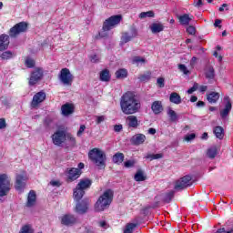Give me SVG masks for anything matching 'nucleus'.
Instances as JSON below:
<instances>
[{
  "instance_id": "393cba45",
  "label": "nucleus",
  "mask_w": 233,
  "mask_h": 233,
  "mask_svg": "<svg viewBox=\"0 0 233 233\" xmlns=\"http://www.w3.org/2000/svg\"><path fill=\"white\" fill-rule=\"evenodd\" d=\"M152 34H159V32H163L165 30V25L161 23H153L149 26Z\"/></svg>"
},
{
  "instance_id": "473e14b6",
  "label": "nucleus",
  "mask_w": 233,
  "mask_h": 233,
  "mask_svg": "<svg viewBox=\"0 0 233 233\" xmlns=\"http://www.w3.org/2000/svg\"><path fill=\"white\" fill-rule=\"evenodd\" d=\"M178 20H179L180 25H190V21H192V18L190 17V15L184 14V15L178 16Z\"/></svg>"
},
{
  "instance_id": "338daca9",
  "label": "nucleus",
  "mask_w": 233,
  "mask_h": 233,
  "mask_svg": "<svg viewBox=\"0 0 233 233\" xmlns=\"http://www.w3.org/2000/svg\"><path fill=\"white\" fill-rule=\"evenodd\" d=\"M208 89V86H199V92H207Z\"/></svg>"
},
{
  "instance_id": "2f4dec72",
  "label": "nucleus",
  "mask_w": 233,
  "mask_h": 233,
  "mask_svg": "<svg viewBox=\"0 0 233 233\" xmlns=\"http://www.w3.org/2000/svg\"><path fill=\"white\" fill-rule=\"evenodd\" d=\"M149 79H152L151 71H146L138 76V80L140 81V83H148Z\"/></svg>"
},
{
  "instance_id": "6e6552de",
  "label": "nucleus",
  "mask_w": 233,
  "mask_h": 233,
  "mask_svg": "<svg viewBox=\"0 0 233 233\" xmlns=\"http://www.w3.org/2000/svg\"><path fill=\"white\" fill-rule=\"evenodd\" d=\"M59 79L63 85L66 86H72V83H74V75L70 72L68 68H62L59 75Z\"/></svg>"
},
{
  "instance_id": "49530a36",
  "label": "nucleus",
  "mask_w": 233,
  "mask_h": 233,
  "mask_svg": "<svg viewBox=\"0 0 233 233\" xmlns=\"http://www.w3.org/2000/svg\"><path fill=\"white\" fill-rule=\"evenodd\" d=\"M178 68L180 72H183V74H185V76H188V74H190V71H188L187 66H185L184 64L178 65Z\"/></svg>"
},
{
  "instance_id": "13d9d810",
  "label": "nucleus",
  "mask_w": 233,
  "mask_h": 233,
  "mask_svg": "<svg viewBox=\"0 0 233 233\" xmlns=\"http://www.w3.org/2000/svg\"><path fill=\"white\" fill-rule=\"evenodd\" d=\"M6 128V120L5 118H0V130Z\"/></svg>"
},
{
  "instance_id": "b1692460",
  "label": "nucleus",
  "mask_w": 233,
  "mask_h": 233,
  "mask_svg": "<svg viewBox=\"0 0 233 233\" xmlns=\"http://www.w3.org/2000/svg\"><path fill=\"white\" fill-rule=\"evenodd\" d=\"M151 109L154 114L159 115L163 112V104L161 101H155L151 105Z\"/></svg>"
},
{
  "instance_id": "aec40b11",
  "label": "nucleus",
  "mask_w": 233,
  "mask_h": 233,
  "mask_svg": "<svg viewBox=\"0 0 233 233\" xmlns=\"http://www.w3.org/2000/svg\"><path fill=\"white\" fill-rule=\"evenodd\" d=\"M126 123L128 128H137L141 122L138 121L137 116L134 115H129L126 118Z\"/></svg>"
},
{
  "instance_id": "603ef678",
  "label": "nucleus",
  "mask_w": 233,
  "mask_h": 233,
  "mask_svg": "<svg viewBox=\"0 0 233 233\" xmlns=\"http://www.w3.org/2000/svg\"><path fill=\"white\" fill-rule=\"evenodd\" d=\"M193 139H196V134L194 133L186 135L185 137V141H187V143H189V141H193Z\"/></svg>"
},
{
  "instance_id": "0e129e2a",
  "label": "nucleus",
  "mask_w": 233,
  "mask_h": 233,
  "mask_svg": "<svg viewBox=\"0 0 233 233\" xmlns=\"http://www.w3.org/2000/svg\"><path fill=\"white\" fill-rule=\"evenodd\" d=\"M44 125H45V127H50V125H52V119H50V118H46V119L44 120Z\"/></svg>"
},
{
  "instance_id": "20e7f679",
  "label": "nucleus",
  "mask_w": 233,
  "mask_h": 233,
  "mask_svg": "<svg viewBox=\"0 0 233 233\" xmlns=\"http://www.w3.org/2000/svg\"><path fill=\"white\" fill-rule=\"evenodd\" d=\"M88 157L100 170L106 167V155L101 149L95 147L88 153Z\"/></svg>"
},
{
  "instance_id": "72a5a7b5",
  "label": "nucleus",
  "mask_w": 233,
  "mask_h": 233,
  "mask_svg": "<svg viewBox=\"0 0 233 233\" xmlns=\"http://www.w3.org/2000/svg\"><path fill=\"white\" fill-rule=\"evenodd\" d=\"M115 76L116 79H126V77H128V71L125 68H120L116 71Z\"/></svg>"
},
{
  "instance_id": "bf43d9fd",
  "label": "nucleus",
  "mask_w": 233,
  "mask_h": 233,
  "mask_svg": "<svg viewBox=\"0 0 233 233\" xmlns=\"http://www.w3.org/2000/svg\"><path fill=\"white\" fill-rule=\"evenodd\" d=\"M123 130V125H115L114 131L115 132H121Z\"/></svg>"
},
{
  "instance_id": "1a4fd4ad",
  "label": "nucleus",
  "mask_w": 233,
  "mask_h": 233,
  "mask_svg": "<svg viewBox=\"0 0 233 233\" xmlns=\"http://www.w3.org/2000/svg\"><path fill=\"white\" fill-rule=\"evenodd\" d=\"M192 186V177L190 175H186L180 179L177 180L175 183V190H185L188 187Z\"/></svg>"
},
{
  "instance_id": "9d476101",
  "label": "nucleus",
  "mask_w": 233,
  "mask_h": 233,
  "mask_svg": "<svg viewBox=\"0 0 233 233\" xmlns=\"http://www.w3.org/2000/svg\"><path fill=\"white\" fill-rule=\"evenodd\" d=\"M27 179H28V177H26V174H25V173L16 175L15 188V190L20 192V194H23V191L25 190V187H26Z\"/></svg>"
},
{
  "instance_id": "774afa93",
  "label": "nucleus",
  "mask_w": 233,
  "mask_h": 233,
  "mask_svg": "<svg viewBox=\"0 0 233 233\" xmlns=\"http://www.w3.org/2000/svg\"><path fill=\"white\" fill-rule=\"evenodd\" d=\"M197 106H198V108H203V106H205V102H203V101H198V102L197 103Z\"/></svg>"
},
{
  "instance_id": "39448f33",
  "label": "nucleus",
  "mask_w": 233,
  "mask_h": 233,
  "mask_svg": "<svg viewBox=\"0 0 233 233\" xmlns=\"http://www.w3.org/2000/svg\"><path fill=\"white\" fill-rule=\"evenodd\" d=\"M92 187V179L90 178H82L76 185V187L73 191V198L75 201H81L83 196H85V190Z\"/></svg>"
},
{
  "instance_id": "6ab92c4d",
  "label": "nucleus",
  "mask_w": 233,
  "mask_h": 233,
  "mask_svg": "<svg viewBox=\"0 0 233 233\" xmlns=\"http://www.w3.org/2000/svg\"><path fill=\"white\" fill-rule=\"evenodd\" d=\"M147 141V136L138 133L133 136L130 139L131 145H134L135 147H139V145H143Z\"/></svg>"
},
{
  "instance_id": "a19ab883",
  "label": "nucleus",
  "mask_w": 233,
  "mask_h": 233,
  "mask_svg": "<svg viewBox=\"0 0 233 233\" xmlns=\"http://www.w3.org/2000/svg\"><path fill=\"white\" fill-rule=\"evenodd\" d=\"M163 157V154L157 153V154H147L146 156V159H150L153 161V159H161Z\"/></svg>"
},
{
  "instance_id": "f257e3e1",
  "label": "nucleus",
  "mask_w": 233,
  "mask_h": 233,
  "mask_svg": "<svg viewBox=\"0 0 233 233\" xmlns=\"http://www.w3.org/2000/svg\"><path fill=\"white\" fill-rule=\"evenodd\" d=\"M120 108L125 116L137 114L141 110V101L134 93L127 91L120 98Z\"/></svg>"
},
{
  "instance_id": "a18cd8bd",
  "label": "nucleus",
  "mask_w": 233,
  "mask_h": 233,
  "mask_svg": "<svg viewBox=\"0 0 233 233\" xmlns=\"http://www.w3.org/2000/svg\"><path fill=\"white\" fill-rule=\"evenodd\" d=\"M25 66L27 68H34L35 66V61H34L33 59L27 58L25 60Z\"/></svg>"
},
{
  "instance_id": "cd10ccee",
  "label": "nucleus",
  "mask_w": 233,
  "mask_h": 233,
  "mask_svg": "<svg viewBox=\"0 0 233 233\" xmlns=\"http://www.w3.org/2000/svg\"><path fill=\"white\" fill-rule=\"evenodd\" d=\"M111 77L112 76H110V70L103 69L100 72V75H99L100 81H103L104 83H108V81H110Z\"/></svg>"
},
{
  "instance_id": "0eeeda50",
  "label": "nucleus",
  "mask_w": 233,
  "mask_h": 233,
  "mask_svg": "<svg viewBox=\"0 0 233 233\" xmlns=\"http://www.w3.org/2000/svg\"><path fill=\"white\" fill-rule=\"evenodd\" d=\"M121 21H123V15H115L110 16L103 23V32H110V30H112V28H114L115 26H117V25H119Z\"/></svg>"
},
{
  "instance_id": "e433bc0d",
  "label": "nucleus",
  "mask_w": 233,
  "mask_h": 233,
  "mask_svg": "<svg viewBox=\"0 0 233 233\" xmlns=\"http://www.w3.org/2000/svg\"><path fill=\"white\" fill-rule=\"evenodd\" d=\"M167 116H168L169 121H171V123L177 122V113H176V111H174V109H168Z\"/></svg>"
},
{
  "instance_id": "f704fd0d",
  "label": "nucleus",
  "mask_w": 233,
  "mask_h": 233,
  "mask_svg": "<svg viewBox=\"0 0 233 233\" xmlns=\"http://www.w3.org/2000/svg\"><path fill=\"white\" fill-rule=\"evenodd\" d=\"M135 181H147V176L143 173V170L138 169L134 177Z\"/></svg>"
},
{
  "instance_id": "c03bdc74",
  "label": "nucleus",
  "mask_w": 233,
  "mask_h": 233,
  "mask_svg": "<svg viewBox=\"0 0 233 233\" xmlns=\"http://www.w3.org/2000/svg\"><path fill=\"white\" fill-rule=\"evenodd\" d=\"M124 167L125 168H134V167H136V160H127L124 162Z\"/></svg>"
},
{
  "instance_id": "37998d69",
  "label": "nucleus",
  "mask_w": 233,
  "mask_h": 233,
  "mask_svg": "<svg viewBox=\"0 0 233 233\" xmlns=\"http://www.w3.org/2000/svg\"><path fill=\"white\" fill-rule=\"evenodd\" d=\"M173 198H174V191L166 193L164 197V203H170V201H172Z\"/></svg>"
},
{
  "instance_id": "ea45409f",
  "label": "nucleus",
  "mask_w": 233,
  "mask_h": 233,
  "mask_svg": "<svg viewBox=\"0 0 233 233\" xmlns=\"http://www.w3.org/2000/svg\"><path fill=\"white\" fill-rule=\"evenodd\" d=\"M137 227V224L136 223H127L126 225V228L124 230V233H134V229Z\"/></svg>"
},
{
  "instance_id": "69168bd1",
  "label": "nucleus",
  "mask_w": 233,
  "mask_h": 233,
  "mask_svg": "<svg viewBox=\"0 0 233 233\" xmlns=\"http://www.w3.org/2000/svg\"><path fill=\"white\" fill-rule=\"evenodd\" d=\"M214 25H215L217 28H221V20H220V19H216V20H215V23H214Z\"/></svg>"
},
{
  "instance_id": "7ed1b4c3",
  "label": "nucleus",
  "mask_w": 233,
  "mask_h": 233,
  "mask_svg": "<svg viewBox=\"0 0 233 233\" xmlns=\"http://www.w3.org/2000/svg\"><path fill=\"white\" fill-rule=\"evenodd\" d=\"M114 201V190L108 188L104 191V193L98 198L95 204L96 212H104L112 205Z\"/></svg>"
},
{
  "instance_id": "4468645a",
  "label": "nucleus",
  "mask_w": 233,
  "mask_h": 233,
  "mask_svg": "<svg viewBox=\"0 0 233 233\" xmlns=\"http://www.w3.org/2000/svg\"><path fill=\"white\" fill-rule=\"evenodd\" d=\"M41 79H43V68L36 67L35 71L31 73V76L29 78L30 86H34V85H37V83H39Z\"/></svg>"
},
{
  "instance_id": "dca6fc26",
  "label": "nucleus",
  "mask_w": 233,
  "mask_h": 233,
  "mask_svg": "<svg viewBox=\"0 0 233 233\" xmlns=\"http://www.w3.org/2000/svg\"><path fill=\"white\" fill-rule=\"evenodd\" d=\"M137 36V29L136 27H131L130 32L122 33L121 44L126 45V43H130L132 39Z\"/></svg>"
},
{
  "instance_id": "79ce46f5",
  "label": "nucleus",
  "mask_w": 233,
  "mask_h": 233,
  "mask_svg": "<svg viewBox=\"0 0 233 233\" xmlns=\"http://www.w3.org/2000/svg\"><path fill=\"white\" fill-rule=\"evenodd\" d=\"M66 139H67V141H69L70 147H76V137H74V136H72V134H66Z\"/></svg>"
},
{
  "instance_id": "de8ad7c7",
  "label": "nucleus",
  "mask_w": 233,
  "mask_h": 233,
  "mask_svg": "<svg viewBox=\"0 0 233 233\" xmlns=\"http://www.w3.org/2000/svg\"><path fill=\"white\" fill-rule=\"evenodd\" d=\"M98 227L104 228V230H106V228H110V225L107 224L106 220H100L98 222Z\"/></svg>"
},
{
  "instance_id": "4c0bfd02",
  "label": "nucleus",
  "mask_w": 233,
  "mask_h": 233,
  "mask_svg": "<svg viewBox=\"0 0 233 233\" xmlns=\"http://www.w3.org/2000/svg\"><path fill=\"white\" fill-rule=\"evenodd\" d=\"M19 233H34V228L30 224H25L20 228Z\"/></svg>"
},
{
  "instance_id": "864d4df0",
  "label": "nucleus",
  "mask_w": 233,
  "mask_h": 233,
  "mask_svg": "<svg viewBox=\"0 0 233 233\" xmlns=\"http://www.w3.org/2000/svg\"><path fill=\"white\" fill-rule=\"evenodd\" d=\"M187 34H189V35H196V27H194L193 25H189L187 28Z\"/></svg>"
},
{
  "instance_id": "423d86ee",
  "label": "nucleus",
  "mask_w": 233,
  "mask_h": 233,
  "mask_svg": "<svg viewBox=\"0 0 233 233\" xmlns=\"http://www.w3.org/2000/svg\"><path fill=\"white\" fill-rule=\"evenodd\" d=\"M10 190H12V183L10 177L6 174H0V198H5V196H8L10 194Z\"/></svg>"
},
{
  "instance_id": "f03ea898",
  "label": "nucleus",
  "mask_w": 233,
  "mask_h": 233,
  "mask_svg": "<svg viewBox=\"0 0 233 233\" xmlns=\"http://www.w3.org/2000/svg\"><path fill=\"white\" fill-rule=\"evenodd\" d=\"M27 31L28 22L22 21L15 24L9 29V35L6 34L0 35V52L8 50V46H10V37H12V39H15V37H19L21 34H25Z\"/></svg>"
},
{
  "instance_id": "7c9ffc66",
  "label": "nucleus",
  "mask_w": 233,
  "mask_h": 233,
  "mask_svg": "<svg viewBox=\"0 0 233 233\" xmlns=\"http://www.w3.org/2000/svg\"><path fill=\"white\" fill-rule=\"evenodd\" d=\"M169 101L174 105H181V102H182L181 96H179V94L176 92H173L169 96Z\"/></svg>"
},
{
  "instance_id": "9b49d317",
  "label": "nucleus",
  "mask_w": 233,
  "mask_h": 233,
  "mask_svg": "<svg viewBox=\"0 0 233 233\" xmlns=\"http://www.w3.org/2000/svg\"><path fill=\"white\" fill-rule=\"evenodd\" d=\"M53 144L56 147H61L65 141H66V133L64 130H56L52 136H51Z\"/></svg>"
},
{
  "instance_id": "6e6d98bb",
  "label": "nucleus",
  "mask_w": 233,
  "mask_h": 233,
  "mask_svg": "<svg viewBox=\"0 0 233 233\" xmlns=\"http://www.w3.org/2000/svg\"><path fill=\"white\" fill-rule=\"evenodd\" d=\"M89 59H90L91 63H99V57H97V55L90 56Z\"/></svg>"
},
{
  "instance_id": "ddd939ff",
  "label": "nucleus",
  "mask_w": 233,
  "mask_h": 233,
  "mask_svg": "<svg viewBox=\"0 0 233 233\" xmlns=\"http://www.w3.org/2000/svg\"><path fill=\"white\" fill-rule=\"evenodd\" d=\"M60 223L64 227H74L77 223V217L74 214H65L60 218Z\"/></svg>"
},
{
  "instance_id": "a211bd4d",
  "label": "nucleus",
  "mask_w": 233,
  "mask_h": 233,
  "mask_svg": "<svg viewBox=\"0 0 233 233\" xmlns=\"http://www.w3.org/2000/svg\"><path fill=\"white\" fill-rule=\"evenodd\" d=\"M76 212L77 214H86L88 212V199L76 201Z\"/></svg>"
},
{
  "instance_id": "c85d7f7f",
  "label": "nucleus",
  "mask_w": 233,
  "mask_h": 233,
  "mask_svg": "<svg viewBox=\"0 0 233 233\" xmlns=\"http://www.w3.org/2000/svg\"><path fill=\"white\" fill-rule=\"evenodd\" d=\"M206 79H214L216 77V71L212 66H207L205 68Z\"/></svg>"
},
{
  "instance_id": "f8f14e48",
  "label": "nucleus",
  "mask_w": 233,
  "mask_h": 233,
  "mask_svg": "<svg viewBox=\"0 0 233 233\" xmlns=\"http://www.w3.org/2000/svg\"><path fill=\"white\" fill-rule=\"evenodd\" d=\"M66 183H74V181H76V179H79V177H81V174H83V171H81L80 169H76V167H68L66 169Z\"/></svg>"
},
{
  "instance_id": "e2e57ef3",
  "label": "nucleus",
  "mask_w": 233,
  "mask_h": 233,
  "mask_svg": "<svg viewBox=\"0 0 233 233\" xmlns=\"http://www.w3.org/2000/svg\"><path fill=\"white\" fill-rule=\"evenodd\" d=\"M103 121H105L104 116H100L96 117V125H101V123H103Z\"/></svg>"
},
{
  "instance_id": "4be33fe9",
  "label": "nucleus",
  "mask_w": 233,
  "mask_h": 233,
  "mask_svg": "<svg viewBox=\"0 0 233 233\" xmlns=\"http://www.w3.org/2000/svg\"><path fill=\"white\" fill-rule=\"evenodd\" d=\"M62 115L63 116H70L75 110L74 105L72 104H65L61 106Z\"/></svg>"
},
{
  "instance_id": "2eb2a0df",
  "label": "nucleus",
  "mask_w": 233,
  "mask_h": 233,
  "mask_svg": "<svg viewBox=\"0 0 233 233\" xmlns=\"http://www.w3.org/2000/svg\"><path fill=\"white\" fill-rule=\"evenodd\" d=\"M46 99V93L45 91H39L35 93L31 101V107L37 108L41 103H43Z\"/></svg>"
},
{
  "instance_id": "5701e85b",
  "label": "nucleus",
  "mask_w": 233,
  "mask_h": 233,
  "mask_svg": "<svg viewBox=\"0 0 233 233\" xmlns=\"http://www.w3.org/2000/svg\"><path fill=\"white\" fill-rule=\"evenodd\" d=\"M125 161V154L121 152H116L112 157V163L115 165H121Z\"/></svg>"
},
{
  "instance_id": "09e8293b",
  "label": "nucleus",
  "mask_w": 233,
  "mask_h": 233,
  "mask_svg": "<svg viewBox=\"0 0 233 233\" xmlns=\"http://www.w3.org/2000/svg\"><path fill=\"white\" fill-rule=\"evenodd\" d=\"M157 85L159 88H165V78L164 77H158L157 79Z\"/></svg>"
},
{
  "instance_id": "4d7b16f0",
  "label": "nucleus",
  "mask_w": 233,
  "mask_h": 233,
  "mask_svg": "<svg viewBox=\"0 0 233 233\" xmlns=\"http://www.w3.org/2000/svg\"><path fill=\"white\" fill-rule=\"evenodd\" d=\"M193 5L196 8H201L203 6V0H197Z\"/></svg>"
},
{
  "instance_id": "412c9836",
  "label": "nucleus",
  "mask_w": 233,
  "mask_h": 233,
  "mask_svg": "<svg viewBox=\"0 0 233 233\" xmlns=\"http://www.w3.org/2000/svg\"><path fill=\"white\" fill-rule=\"evenodd\" d=\"M35 203H37V194H35V191L30 190L27 195V201L25 206L28 208H32V207H35Z\"/></svg>"
},
{
  "instance_id": "58836bf2",
  "label": "nucleus",
  "mask_w": 233,
  "mask_h": 233,
  "mask_svg": "<svg viewBox=\"0 0 233 233\" xmlns=\"http://www.w3.org/2000/svg\"><path fill=\"white\" fill-rule=\"evenodd\" d=\"M139 19H145L147 17H156L154 11L142 12L138 15Z\"/></svg>"
},
{
  "instance_id": "5fc2aeb1",
  "label": "nucleus",
  "mask_w": 233,
  "mask_h": 233,
  "mask_svg": "<svg viewBox=\"0 0 233 233\" xmlns=\"http://www.w3.org/2000/svg\"><path fill=\"white\" fill-rule=\"evenodd\" d=\"M147 60L141 56H135L133 57V63H146Z\"/></svg>"
},
{
  "instance_id": "c756f323",
  "label": "nucleus",
  "mask_w": 233,
  "mask_h": 233,
  "mask_svg": "<svg viewBox=\"0 0 233 233\" xmlns=\"http://www.w3.org/2000/svg\"><path fill=\"white\" fill-rule=\"evenodd\" d=\"M15 57V54L12 51H4L0 54V59L2 61H10V59H14Z\"/></svg>"
},
{
  "instance_id": "bb28decb",
  "label": "nucleus",
  "mask_w": 233,
  "mask_h": 233,
  "mask_svg": "<svg viewBox=\"0 0 233 233\" xmlns=\"http://www.w3.org/2000/svg\"><path fill=\"white\" fill-rule=\"evenodd\" d=\"M213 133L217 139H223L225 137V129H223V127L221 126L215 127L213 128Z\"/></svg>"
},
{
  "instance_id": "a878e982",
  "label": "nucleus",
  "mask_w": 233,
  "mask_h": 233,
  "mask_svg": "<svg viewBox=\"0 0 233 233\" xmlns=\"http://www.w3.org/2000/svg\"><path fill=\"white\" fill-rule=\"evenodd\" d=\"M207 99L208 103L214 105L217 101H219V93L214 91L208 93Z\"/></svg>"
},
{
  "instance_id": "3c124183",
  "label": "nucleus",
  "mask_w": 233,
  "mask_h": 233,
  "mask_svg": "<svg viewBox=\"0 0 233 233\" xmlns=\"http://www.w3.org/2000/svg\"><path fill=\"white\" fill-rule=\"evenodd\" d=\"M85 130H86V126L81 125L76 133L77 137H81V136H83V132H85Z\"/></svg>"
},
{
  "instance_id": "c9c22d12",
  "label": "nucleus",
  "mask_w": 233,
  "mask_h": 233,
  "mask_svg": "<svg viewBox=\"0 0 233 233\" xmlns=\"http://www.w3.org/2000/svg\"><path fill=\"white\" fill-rule=\"evenodd\" d=\"M207 156L209 159H214L218 156V147H213L208 149Z\"/></svg>"
},
{
  "instance_id": "f3484780",
  "label": "nucleus",
  "mask_w": 233,
  "mask_h": 233,
  "mask_svg": "<svg viewBox=\"0 0 233 233\" xmlns=\"http://www.w3.org/2000/svg\"><path fill=\"white\" fill-rule=\"evenodd\" d=\"M224 101L226 102L224 109L220 110L221 119H227L230 110H232V101H230V96H225Z\"/></svg>"
},
{
  "instance_id": "680f3d73",
  "label": "nucleus",
  "mask_w": 233,
  "mask_h": 233,
  "mask_svg": "<svg viewBox=\"0 0 233 233\" xmlns=\"http://www.w3.org/2000/svg\"><path fill=\"white\" fill-rule=\"evenodd\" d=\"M83 168H85V163H83V162H80V163L77 165V167H75V169L80 170V172H83Z\"/></svg>"
},
{
  "instance_id": "052dcab7",
  "label": "nucleus",
  "mask_w": 233,
  "mask_h": 233,
  "mask_svg": "<svg viewBox=\"0 0 233 233\" xmlns=\"http://www.w3.org/2000/svg\"><path fill=\"white\" fill-rule=\"evenodd\" d=\"M50 185H52V187H61V182L59 180H52Z\"/></svg>"
},
{
  "instance_id": "8fccbe9b",
  "label": "nucleus",
  "mask_w": 233,
  "mask_h": 233,
  "mask_svg": "<svg viewBox=\"0 0 233 233\" xmlns=\"http://www.w3.org/2000/svg\"><path fill=\"white\" fill-rule=\"evenodd\" d=\"M198 88H199V84L194 83L193 86L187 90V94H194Z\"/></svg>"
}]
</instances>
